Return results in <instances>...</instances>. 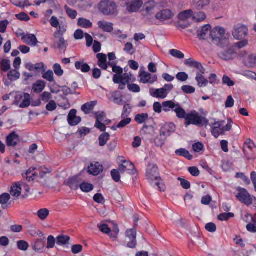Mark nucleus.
<instances>
[{
	"label": "nucleus",
	"mask_w": 256,
	"mask_h": 256,
	"mask_svg": "<svg viewBox=\"0 0 256 256\" xmlns=\"http://www.w3.org/2000/svg\"><path fill=\"white\" fill-rule=\"evenodd\" d=\"M146 177L154 187H157L160 191H164L165 186L160 176L158 167L154 164L148 166L146 170Z\"/></svg>",
	"instance_id": "f257e3e1"
},
{
	"label": "nucleus",
	"mask_w": 256,
	"mask_h": 256,
	"mask_svg": "<svg viewBox=\"0 0 256 256\" xmlns=\"http://www.w3.org/2000/svg\"><path fill=\"white\" fill-rule=\"evenodd\" d=\"M208 124V120L205 117L200 116L196 110H192L187 114L185 118L184 124L186 126L190 124L198 126H206Z\"/></svg>",
	"instance_id": "f03ea898"
},
{
	"label": "nucleus",
	"mask_w": 256,
	"mask_h": 256,
	"mask_svg": "<svg viewBox=\"0 0 256 256\" xmlns=\"http://www.w3.org/2000/svg\"><path fill=\"white\" fill-rule=\"evenodd\" d=\"M232 120L229 119L226 126H224V120L215 122L214 123L210 124L212 134L216 138H218L220 135L224 134L226 132H228L232 129Z\"/></svg>",
	"instance_id": "7ed1b4c3"
},
{
	"label": "nucleus",
	"mask_w": 256,
	"mask_h": 256,
	"mask_svg": "<svg viewBox=\"0 0 256 256\" xmlns=\"http://www.w3.org/2000/svg\"><path fill=\"white\" fill-rule=\"evenodd\" d=\"M224 34L225 30L223 28L218 26L210 31V37L214 44L224 47V46H228V40L224 38Z\"/></svg>",
	"instance_id": "20e7f679"
},
{
	"label": "nucleus",
	"mask_w": 256,
	"mask_h": 256,
	"mask_svg": "<svg viewBox=\"0 0 256 256\" xmlns=\"http://www.w3.org/2000/svg\"><path fill=\"white\" fill-rule=\"evenodd\" d=\"M116 2L109 0H102L98 4V10L106 16L116 14L118 12Z\"/></svg>",
	"instance_id": "39448f33"
},
{
	"label": "nucleus",
	"mask_w": 256,
	"mask_h": 256,
	"mask_svg": "<svg viewBox=\"0 0 256 256\" xmlns=\"http://www.w3.org/2000/svg\"><path fill=\"white\" fill-rule=\"evenodd\" d=\"M173 88L174 86L172 84H166L160 88H150V94L153 98L164 99Z\"/></svg>",
	"instance_id": "423d86ee"
},
{
	"label": "nucleus",
	"mask_w": 256,
	"mask_h": 256,
	"mask_svg": "<svg viewBox=\"0 0 256 256\" xmlns=\"http://www.w3.org/2000/svg\"><path fill=\"white\" fill-rule=\"evenodd\" d=\"M14 104L18 106L20 108L28 107L30 104V94L26 92L17 94L14 98Z\"/></svg>",
	"instance_id": "0eeeda50"
},
{
	"label": "nucleus",
	"mask_w": 256,
	"mask_h": 256,
	"mask_svg": "<svg viewBox=\"0 0 256 256\" xmlns=\"http://www.w3.org/2000/svg\"><path fill=\"white\" fill-rule=\"evenodd\" d=\"M174 13L170 9H164L156 14L155 18L156 19V24L152 25H158V20L163 22L166 20H170L174 16Z\"/></svg>",
	"instance_id": "6e6552de"
},
{
	"label": "nucleus",
	"mask_w": 256,
	"mask_h": 256,
	"mask_svg": "<svg viewBox=\"0 0 256 256\" xmlns=\"http://www.w3.org/2000/svg\"><path fill=\"white\" fill-rule=\"evenodd\" d=\"M248 30L246 26L242 24H238L234 26L232 32L234 37L237 40L244 38L248 34Z\"/></svg>",
	"instance_id": "1a4fd4ad"
},
{
	"label": "nucleus",
	"mask_w": 256,
	"mask_h": 256,
	"mask_svg": "<svg viewBox=\"0 0 256 256\" xmlns=\"http://www.w3.org/2000/svg\"><path fill=\"white\" fill-rule=\"evenodd\" d=\"M124 3L126 6L127 10L131 13L138 12L144 4L142 0H130Z\"/></svg>",
	"instance_id": "9d476101"
},
{
	"label": "nucleus",
	"mask_w": 256,
	"mask_h": 256,
	"mask_svg": "<svg viewBox=\"0 0 256 256\" xmlns=\"http://www.w3.org/2000/svg\"><path fill=\"white\" fill-rule=\"evenodd\" d=\"M226 46V48L224 49L218 53V57L224 60H232L234 54V48L228 45Z\"/></svg>",
	"instance_id": "9b49d317"
},
{
	"label": "nucleus",
	"mask_w": 256,
	"mask_h": 256,
	"mask_svg": "<svg viewBox=\"0 0 256 256\" xmlns=\"http://www.w3.org/2000/svg\"><path fill=\"white\" fill-rule=\"evenodd\" d=\"M132 77L133 76L130 73H125L120 75L114 74L112 80L114 84H118L122 82L128 84L132 81Z\"/></svg>",
	"instance_id": "f8f14e48"
},
{
	"label": "nucleus",
	"mask_w": 256,
	"mask_h": 256,
	"mask_svg": "<svg viewBox=\"0 0 256 256\" xmlns=\"http://www.w3.org/2000/svg\"><path fill=\"white\" fill-rule=\"evenodd\" d=\"M126 236L130 239L127 246L130 248H135L136 246V228L128 230L126 232Z\"/></svg>",
	"instance_id": "ddd939ff"
},
{
	"label": "nucleus",
	"mask_w": 256,
	"mask_h": 256,
	"mask_svg": "<svg viewBox=\"0 0 256 256\" xmlns=\"http://www.w3.org/2000/svg\"><path fill=\"white\" fill-rule=\"evenodd\" d=\"M140 82L143 84H152L157 81L158 77L156 75H152L150 74L143 72L140 75Z\"/></svg>",
	"instance_id": "4468645a"
},
{
	"label": "nucleus",
	"mask_w": 256,
	"mask_h": 256,
	"mask_svg": "<svg viewBox=\"0 0 256 256\" xmlns=\"http://www.w3.org/2000/svg\"><path fill=\"white\" fill-rule=\"evenodd\" d=\"M76 110L72 109L70 110L68 116V124L71 126L78 125L81 122V118L76 116Z\"/></svg>",
	"instance_id": "2eb2a0df"
},
{
	"label": "nucleus",
	"mask_w": 256,
	"mask_h": 256,
	"mask_svg": "<svg viewBox=\"0 0 256 256\" xmlns=\"http://www.w3.org/2000/svg\"><path fill=\"white\" fill-rule=\"evenodd\" d=\"M20 36H22V40L23 42L28 46H35L38 42L36 36L33 34H25L23 32Z\"/></svg>",
	"instance_id": "dca6fc26"
},
{
	"label": "nucleus",
	"mask_w": 256,
	"mask_h": 256,
	"mask_svg": "<svg viewBox=\"0 0 256 256\" xmlns=\"http://www.w3.org/2000/svg\"><path fill=\"white\" fill-rule=\"evenodd\" d=\"M211 26L210 24L205 25L200 28L197 31V34L200 40H206L208 36H210Z\"/></svg>",
	"instance_id": "f3484780"
},
{
	"label": "nucleus",
	"mask_w": 256,
	"mask_h": 256,
	"mask_svg": "<svg viewBox=\"0 0 256 256\" xmlns=\"http://www.w3.org/2000/svg\"><path fill=\"white\" fill-rule=\"evenodd\" d=\"M184 62L186 65L196 68L200 70L199 72H200L202 74H204L205 68H204L200 62L194 60L192 58L185 60Z\"/></svg>",
	"instance_id": "a211bd4d"
},
{
	"label": "nucleus",
	"mask_w": 256,
	"mask_h": 256,
	"mask_svg": "<svg viewBox=\"0 0 256 256\" xmlns=\"http://www.w3.org/2000/svg\"><path fill=\"white\" fill-rule=\"evenodd\" d=\"M103 170V166L99 162L92 163L88 167V172L94 176H98Z\"/></svg>",
	"instance_id": "6ab92c4d"
},
{
	"label": "nucleus",
	"mask_w": 256,
	"mask_h": 256,
	"mask_svg": "<svg viewBox=\"0 0 256 256\" xmlns=\"http://www.w3.org/2000/svg\"><path fill=\"white\" fill-rule=\"evenodd\" d=\"M110 95L109 100L110 101L118 105L123 104L122 96L120 92L116 90L110 92Z\"/></svg>",
	"instance_id": "aec40b11"
},
{
	"label": "nucleus",
	"mask_w": 256,
	"mask_h": 256,
	"mask_svg": "<svg viewBox=\"0 0 256 256\" xmlns=\"http://www.w3.org/2000/svg\"><path fill=\"white\" fill-rule=\"evenodd\" d=\"M19 140V136L15 132H11L6 138V144L8 146H14Z\"/></svg>",
	"instance_id": "412c9836"
},
{
	"label": "nucleus",
	"mask_w": 256,
	"mask_h": 256,
	"mask_svg": "<svg viewBox=\"0 0 256 256\" xmlns=\"http://www.w3.org/2000/svg\"><path fill=\"white\" fill-rule=\"evenodd\" d=\"M175 125L174 123L166 124L160 130L161 136L165 137L170 136L171 133L174 130Z\"/></svg>",
	"instance_id": "4be33fe9"
},
{
	"label": "nucleus",
	"mask_w": 256,
	"mask_h": 256,
	"mask_svg": "<svg viewBox=\"0 0 256 256\" xmlns=\"http://www.w3.org/2000/svg\"><path fill=\"white\" fill-rule=\"evenodd\" d=\"M98 26L104 32H111L114 30V24L112 23L106 21H99L98 22Z\"/></svg>",
	"instance_id": "5701e85b"
},
{
	"label": "nucleus",
	"mask_w": 256,
	"mask_h": 256,
	"mask_svg": "<svg viewBox=\"0 0 256 256\" xmlns=\"http://www.w3.org/2000/svg\"><path fill=\"white\" fill-rule=\"evenodd\" d=\"M190 0L192 2L194 8L198 10L204 9L206 7L209 6L211 2V0H199L198 2H196V0Z\"/></svg>",
	"instance_id": "b1692460"
},
{
	"label": "nucleus",
	"mask_w": 256,
	"mask_h": 256,
	"mask_svg": "<svg viewBox=\"0 0 256 256\" xmlns=\"http://www.w3.org/2000/svg\"><path fill=\"white\" fill-rule=\"evenodd\" d=\"M96 58L98 59V66L102 70H106L108 64L106 55L102 53H99L96 54Z\"/></svg>",
	"instance_id": "393cba45"
},
{
	"label": "nucleus",
	"mask_w": 256,
	"mask_h": 256,
	"mask_svg": "<svg viewBox=\"0 0 256 256\" xmlns=\"http://www.w3.org/2000/svg\"><path fill=\"white\" fill-rule=\"evenodd\" d=\"M33 249L36 252L42 253L45 251V244L43 240L38 239L35 242L33 246Z\"/></svg>",
	"instance_id": "a878e982"
},
{
	"label": "nucleus",
	"mask_w": 256,
	"mask_h": 256,
	"mask_svg": "<svg viewBox=\"0 0 256 256\" xmlns=\"http://www.w3.org/2000/svg\"><path fill=\"white\" fill-rule=\"evenodd\" d=\"M176 106H175L173 112H174L176 113V116L178 118H184L185 120L187 115L186 112L180 106V104L178 102H176Z\"/></svg>",
	"instance_id": "bb28decb"
},
{
	"label": "nucleus",
	"mask_w": 256,
	"mask_h": 256,
	"mask_svg": "<svg viewBox=\"0 0 256 256\" xmlns=\"http://www.w3.org/2000/svg\"><path fill=\"white\" fill-rule=\"evenodd\" d=\"M65 182L72 190H76L80 186L78 178L76 176L70 178Z\"/></svg>",
	"instance_id": "cd10ccee"
},
{
	"label": "nucleus",
	"mask_w": 256,
	"mask_h": 256,
	"mask_svg": "<svg viewBox=\"0 0 256 256\" xmlns=\"http://www.w3.org/2000/svg\"><path fill=\"white\" fill-rule=\"evenodd\" d=\"M203 74L200 72H197L196 80L198 82V86L200 88L205 87L207 86L208 81L203 76Z\"/></svg>",
	"instance_id": "c85d7f7f"
},
{
	"label": "nucleus",
	"mask_w": 256,
	"mask_h": 256,
	"mask_svg": "<svg viewBox=\"0 0 256 256\" xmlns=\"http://www.w3.org/2000/svg\"><path fill=\"white\" fill-rule=\"evenodd\" d=\"M75 67L76 70H80L82 72H88L90 70V66L86 63L82 61H78L75 62Z\"/></svg>",
	"instance_id": "c756f323"
},
{
	"label": "nucleus",
	"mask_w": 256,
	"mask_h": 256,
	"mask_svg": "<svg viewBox=\"0 0 256 256\" xmlns=\"http://www.w3.org/2000/svg\"><path fill=\"white\" fill-rule=\"evenodd\" d=\"M46 87V83L42 80L36 82L32 86V90L36 93L41 92Z\"/></svg>",
	"instance_id": "7c9ffc66"
},
{
	"label": "nucleus",
	"mask_w": 256,
	"mask_h": 256,
	"mask_svg": "<svg viewBox=\"0 0 256 256\" xmlns=\"http://www.w3.org/2000/svg\"><path fill=\"white\" fill-rule=\"evenodd\" d=\"M175 154L176 156L184 157L188 160H192L193 158L192 156L185 148L178 149L175 151Z\"/></svg>",
	"instance_id": "2f4dec72"
},
{
	"label": "nucleus",
	"mask_w": 256,
	"mask_h": 256,
	"mask_svg": "<svg viewBox=\"0 0 256 256\" xmlns=\"http://www.w3.org/2000/svg\"><path fill=\"white\" fill-rule=\"evenodd\" d=\"M59 40L55 42L54 46L62 51H65L67 46V42L64 40L63 36H60Z\"/></svg>",
	"instance_id": "473e14b6"
},
{
	"label": "nucleus",
	"mask_w": 256,
	"mask_h": 256,
	"mask_svg": "<svg viewBox=\"0 0 256 256\" xmlns=\"http://www.w3.org/2000/svg\"><path fill=\"white\" fill-rule=\"evenodd\" d=\"M51 171L44 166L36 168V178H43L47 174L50 173Z\"/></svg>",
	"instance_id": "72a5a7b5"
},
{
	"label": "nucleus",
	"mask_w": 256,
	"mask_h": 256,
	"mask_svg": "<svg viewBox=\"0 0 256 256\" xmlns=\"http://www.w3.org/2000/svg\"><path fill=\"white\" fill-rule=\"evenodd\" d=\"M176 102L175 103L172 100L164 102L162 103L163 110L167 112L172 110L173 112L175 106H176Z\"/></svg>",
	"instance_id": "f704fd0d"
},
{
	"label": "nucleus",
	"mask_w": 256,
	"mask_h": 256,
	"mask_svg": "<svg viewBox=\"0 0 256 256\" xmlns=\"http://www.w3.org/2000/svg\"><path fill=\"white\" fill-rule=\"evenodd\" d=\"M36 168H30L26 172V179L29 181L34 180L36 178Z\"/></svg>",
	"instance_id": "c9c22d12"
},
{
	"label": "nucleus",
	"mask_w": 256,
	"mask_h": 256,
	"mask_svg": "<svg viewBox=\"0 0 256 256\" xmlns=\"http://www.w3.org/2000/svg\"><path fill=\"white\" fill-rule=\"evenodd\" d=\"M206 18V14L203 12H193L192 20L196 22H204Z\"/></svg>",
	"instance_id": "e433bc0d"
},
{
	"label": "nucleus",
	"mask_w": 256,
	"mask_h": 256,
	"mask_svg": "<svg viewBox=\"0 0 256 256\" xmlns=\"http://www.w3.org/2000/svg\"><path fill=\"white\" fill-rule=\"evenodd\" d=\"M22 190L21 184H16L11 188L10 194L13 196L18 197L20 196Z\"/></svg>",
	"instance_id": "4c0bfd02"
},
{
	"label": "nucleus",
	"mask_w": 256,
	"mask_h": 256,
	"mask_svg": "<svg viewBox=\"0 0 256 256\" xmlns=\"http://www.w3.org/2000/svg\"><path fill=\"white\" fill-rule=\"evenodd\" d=\"M193 11L192 10H184L180 12L178 15V18L182 20H185L190 18H192Z\"/></svg>",
	"instance_id": "58836bf2"
},
{
	"label": "nucleus",
	"mask_w": 256,
	"mask_h": 256,
	"mask_svg": "<svg viewBox=\"0 0 256 256\" xmlns=\"http://www.w3.org/2000/svg\"><path fill=\"white\" fill-rule=\"evenodd\" d=\"M96 104V101L86 103L82 106V110L85 114H89L90 111L93 110Z\"/></svg>",
	"instance_id": "ea45409f"
},
{
	"label": "nucleus",
	"mask_w": 256,
	"mask_h": 256,
	"mask_svg": "<svg viewBox=\"0 0 256 256\" xmlns=\"http://www.w3.org/2000/svg\"><path fill=\"white\" fill-rule=\"evenodd\" d=\"M78 24L80 26L85 28H89L92 26V24L90 20L84 18H78Z\"/></svg>",
	"instance_id": "a19ab883"
},
{
	"label": "nucleus",
	"mask_w": 256,
	"mask_h": 256,
	"mask_svg": "<svg viewBox=\"0 0 256 256\" xmlns=\"http://www.w3.org/2000/svg\"><path fill=\"white\" fill-rule=\"evenodd\" d=\"M58 27V29L54 34V36L56 38H59L60 36H63L67 30V26L65 24L60 25Z\"/></svg>",
	"instance_id": "79ce46f5"
},
{
	"label": "nucleus",
	"mask_w": 256,
	"mask_h": 256,
	"mask_svg": "<svg viewBox=\"0 0 256 256\" xmlns=\"http://www.w3.org/2000/svg\"><path fill=\"white\" fill-rule=\"evenodd\" d=\"M58 244L64 246L68 244L70 240V237L66 235L61 234L56 238Z\"/></svg>",
	"instance_id": "37998d69"
},
{
	"label": "nucleus",
	"mask_w": 256,
	"mask_h": 256,
	"mask_svg": "<svg viewBox=\"0 0 256 256\" xmlns=\"http://www.w3.org/2000/svg\"><path fill=\"white\" fill-rule=\"evenodd\" d=\"M110 135L108 132H104L101 134L98 138L99 145L100 146H105L110 140Z\"/></svg>",
	"instance_id": "c03bdc74"
},
{
	"label": "nucleus",
	"mask_w": 256,
	"mask_h": 256,
	"mask_svg": "<svg viewBox=\"0 0 256 256\" xmlns=\"http://www.w3.org/2000/svg\"><path fill=\"white\" fill-rule=\"evenodd\" d=\"M80 188L83 192H89L94 190V186L86 182H83L80 184Z\"/></svg>",
	"instance_id": "a18cd8bd"
},
{
	"label": "nucleus",
	"mask_w": 256,
	"mask_h": 256,
	"mask_svg": "<svg viewBox=\"0 0 256 256\" xmlns=\"http://www.w3.org/2000/svg\"><path fill=\"white\" fill-rule=\"evenodd\" d=\"M50 211L47 208H42L37 212V216L41 220H46L49 215Z\"/></svg>",
	"instance_id": "49530a36"
},
{
	"label": "nucleus",
	"mask_w": 256,
	"mask_h": 256,
	"mask_svg": "<svg viewBox=\"0 0 256 256\" xmlns=\"http://www.w3.org/2000/svg\"><path fill=\"white\" fill-rule=\"evenodd\" d=\"M148 114H137L134 118L135 121L138 124H142L148 119Z\"/></svg>",
	"instance_id": "de8ad7c7"
},
{
	"label": "nucleus",
	"mask_w": 256,
	"mask_h": 256,
	"mask_svg": "<svg viewBox=\"0 0 256 256\" xmlns=\"http://www.w3.org/2000/svg\"><path fill=\"white\" fill-rule=\"evenodd\" d=\"M0 66L3 72H8L10 68V61L8 60H2L0 62Z\"/></svg>",
	"instance_id": "09e8293b"
},
{
	"label": "nucleus",
	"mask_w": 256,
	"mask_h": 256,
	"mask_svg": "<svg viewBox=\"0 0 256 256\" xmlns=\"http://www.w3.org/2000/svg\"><path fill=\"white\" fill-rule=\"evenodd\" d=\"M20 75V73L18 72L16 70H12L8 72V77L10 80H14L18 79Z\"/></svg>",
	"instance_id": "8fccbe9b"
},
{
	"label": "nucleus",
	"mask_w": 256,
	"mask_h": 256,
	"mask_svg": "<svg viewBox=\"0 0 256 256\" xmlns=\"http://www.w3.org/2000/svg\"><path fill=\"white\" fill-rule=\"evenodd\" d=\"M256 64V56L250 55L246 62V64L250 67H253Z\"/></svg>",
	"instance_id": "3c124183"
},
{
	"label": "nucleus",
	"mask_w": 256,
	"mask_h": 256,
	"mask_svg": "<svg viewBox=\"0 0 256 256\" xmlns=\"http://www.w3.org/2000/svg\"><path fill=\"white\" fill-rule=\"evenodd\" d=\"M234 214L232 212L222 213L218 215V220L221 221H226L230 218H234Z\"/></svg>",
	"instance_id": "603ef678"
},
{
	"label": "nucleus",
	"mask_w": 256,
	"mask_h": 256,
	"mask_svg": "<svg viewBox=\"0 0 256 256\" xmlns=\"http://www.w3.org/2000/svg\"><path fill=\"white\" fill-rule=\"evenodd\" d=\"M123 162L124 164H127V170L128 173L131 174H134L136 172V170L135 169L134 164L132 162L126 160H123Z\"/></svg>",
	"instance_id": "864d4df0"
},
{
	"label": "nucleus",
	"mask_w": 256,
	"mask_h": 256,
	"mask_svg": "<svg viewBox=\"0 0 256 256\" xmlns=\"http://www.w3.org/2000/svg\"><path fill=\"white\" fill-rule=\"evenodd\" d=\"M98 227L100 232H102V233L108 234L110 236V228L106 224H98Z\"/></svg>",
	"instance_id": "5fc2aeb1"
},
{
	"label": "nucleus",
	"mask_w": 256,
	"mask_h": 256,
	"mask_svg": "<svg viewBox=\"0 0 256 256\" xmlns=\"http://www.w3.org/2000/svg\"><path fill=\"white\" fill-rule=\"evenodd\" d=\"M17 246L19 250L26 251L28 249L29 244L26 242L20 240L17 242Z\"/></svg>",
	"instance_id": "6e6d98bb"
},
{
	"label": "nucleus",
	"mask_w": 256,
	"mask_h": 256,
	"mask_svg": "<svg viewBox=\"0 0 256 256\" xmlns=\"http://www.w3.org/2000/svg\"><path fill=\"white\" fill-rule=\"evenodd\" d=\"M42 78L46 80L52 82L54 81V72L52 70H48L42 74Z\"/></svg>",
	"instance_id": "4d7b16f0"
},
{
	"label": "nucleus",
	"mask_w": 256,
	"mask_h": 256,
	"mask_svg": "<svg viewBox=\"0 0 256 256\" xmlns=\"http://www.w3.org/2000/svg\"><path fill=\"white\" fill-rule=\"evenodd\" d=\"M56 240L53 236L50 235L47 238V244L46 248L50 249L54 247L56 244Z\"/></svg>",
	"instance_id": "13d9d810"
},
{
	"label": "nucleus",
	"mask_w": 256,
	"mask_h": 256,
	"mask_svg": "<svg viewBox=\"0 0 256 256\" xmlns=\"http://www.w3.org/2000/svg\"><path fill=\"white\" fill-rule=\"evenodd\" d=\"M170 53L172 56L179 59H182L184 57V54L182 52L176 49L171 50Z\"/></svg>",
	"instance_id": "bf43d9fd"
},
{
	"label": "nucleus",
	"mask_w": 256,
	"mask_h": 256,
	"mask_svg": "<svg viewBox=\"0 0 256 256\" xmlns=\"http://www.w3.org/2000/svg\"><path fill=\"white\" fill-rule=\"evenodd\" d=\"M122 118L123 120H122L116 126L117 128H123L127 125L129 124L132 121V119L130 118Z\"/></svg>",
	"instance_id": "052dcab7"
},
{
	"label": "nucleus",
	"mask_w": 256,
	"mask_h": 256,
	"mask_svg": "<svg viewBox=\"0 0 256 256\" xmlns=\"http://www.w3.org/2000/svg\"><path fill=\"white\" fill-rule=\"evenodd\" d=\"M166 138V137L164 136H161V134L160 133V136H158L154 140L156 145L157 146H162L164 144Z\"/></svg>",
	"instance_id": "680f3d73"
},
{
	"label": "nucleus",
	"mask_w": 256,
	"mask_h": 256,
	"mask_svg": "<svg viewBox=\"0 0 256 256\" xmlns=\"http://www.w3.org/2000/svg\"><path fill=\"white\" fill-rule=\"evenodd\" d=\"M54 71L55 74L58 76H61L64 74V70L62 68L60 65L58 64H55L53 66Z\"/></svg>",
	"instance_id": "e2e57ef3"
},
{
	"label": "nucleus",
	"mask_w": 256,
	"mask_h": 256,
	"mask_svg": "<svg viewBox=\"0 0 256 256\" xmlns=\"http://www.w3.org/2000/svg\"><path fill=\"white\" fill-rule=\"evenodd\" d=\"M65 9L67 14L72 19H74L77 16V12L76 10L72 9L67 6H65Z\"/></svg>",
	"instance_id": "0e129e2a"
},
{
	"label": "nucleus",
	"mask_w": 256,
	"mask_h": 256,
	"mask_svg": "<svg viewBox=\"0 0 256 256\" xmlns=\"http://www.w3.org/2000/svg\"><path fill=\"white\" fill-rule=\"evenodd\" d=\"M10 198V195L8 193H4L0 196V204L2 206L6 204Z\"/></svg>",
	"instance_id": "69168bd1"
},
{
	"label": "nucleus",
	"mask_w": 256,
	"mask_h": 256,
	"mask_svg": "<svg viewBox=\"0 0 256 256\" xmlns=\"http://www.w3.org/2000/svg\"><path fill=\"white\" fill-rule=\"evenodd\" d=\"M110 174H111V176H112V180L115 182H118L120 181V172L118 170L114 169V170H112Z\"/></svg>",
	"instance_id": "338daca9"
},
{
	"label": "nucleus",
	"mask_w": 256,
	"mask_h": 256,
	"mask_svg": "<svg viewBox=\"0 0 256 256\" xmlns=\"http://www.w3.org/2000/svg\"><path fill=\"white\" fill-rule=\"evenodd\" d=\"M41 101L42 100L44 102L46 103L49 102L52 98V94L50 93L44 92L40 94Z\"/></svg>",
	"instance_id": "774afa93"
}]
</instances>
